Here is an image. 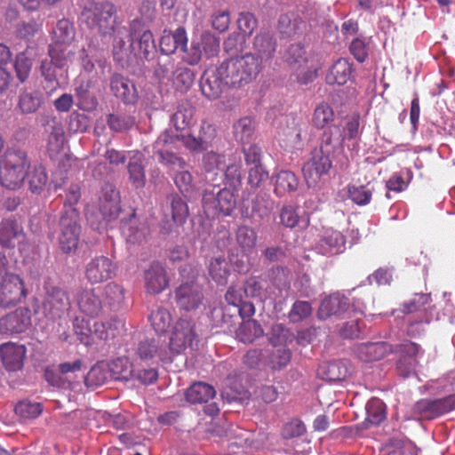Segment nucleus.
<instances>
[{
	"instance_id": "nucleus-63",
	"label": "nucleus",
	"mask_w": 455,
	"mask_h": 455,
	"mask_svg": "<svg viewBox=\"0 0 455 455\" xmlns=\"http://www.w3.org/2000/svg\"><path fill=\"white\" fill-rule=\"evenodd\" d=\"M291 358L290 349L279 347L268 354V364L273 370H281L288 365Z\"/></svg>"
},
{
	"instance_id": "nucleus-10",
	"label": "nucleus",
	"mask_w": 455,
	"mask_h": 455,
	"mask_svg": "<svg viewBox=\"0 0 455 455\" xmlns=\"http://www.w3.org/2000/svg\"><path fill=\"white\" fill-rule=\"evenodd\" d=\"M44 310L52 319H59L67 315L70 308V299L68 291L60 285L49 284L45 287Z\"/></svg>"
},
{
	"instance_id": "nucleus-41",
	"label": "nucleus",
	"mask_w": 455,
	"mask_h": 455,
	"mask_svg": "<svg viewBox=\"0 0 455 455\" xmlns=\"http://www.w3.org/2000/svg\"><path fill=\"white\" fill-rule=\"evenodd\" d=\"M26 179L31 193L40 195L48 182V175L42 165H35L31 171H27Z\"/></svg>"
},
{
	"instance_id": "nucleus-51",
	"label": "nucleus",
	"mask_w": 455,
	"mask_h": 455,
	"mask_svg": "<svg viewBox=\"0 0 455 455\" xmlns=\"http://www.w3.org/2000/svg\"><path fill=\"white\" fill-rule=\"evenodd\" d=\"M109 378L115 380H129L132 379V367L126 357H117L108 364Z\"/></svg>"
},
{
	"instance_id": "nucleus-56",
	"label": "nucleus",
	"mask_w": 455,
	"mask_h": 455,
	"mask_svg": "<svg viewBox=\"0 0 455 455\" xmlns=\"http://www.w3.org/2000/svg\"><path fill=\"white\" fill-rule=\"evenodd\" d=\"M135 123L134 117L123 114H109L107 124L110 130L116 132H123L130 130Z\"/></svg>"
},
{
	"instance_id": "nucleus-16",
	"label": "nucleus",
	"mask_w": 455,
	"mask_h": 455,
	"mask_svg": "<svg viewBox=\"0 0 455 455\" xmlns=\"http://www.w3.org/2000/svg\"><path fill=\"white\" fill-rule=\"evenodd\" d=\"M123 235L125 236L128 243L132 245H144L148 243L150 229L145 221H140L135 212L129 214L127 220H121L120 227Z\"/></svg>"
},
{
	"instance_id": "nucleus-20",
	"label": "nucleus",
	"mask_w": 455,
	"mask_h": 455,
	"mask_svg": "<svg viewBox=\"0 0 455 455\" xmlns=\"http://www.w3.org/2000/svg\"><path fill=\"white\" fill-rule=\"evenodd\" d=\"M169 285V278L164 267L158 261L152 262L144 271V286L148 294L163 292Z\"/></svg>"
},
{
	"instance_id": "nucleus-58",
	"label": "nucleus",
	"mask_w": 455,
	"mask_h": 455,
	"mask_svg": "<svg viewBox=\"0 0 455 455\" xmlns=\"http://www.w3.org/2000/svg\"><path fill=\"white\" fill-rule=\"evenodd\" d=\"M15 413L24 420L36 419L43 411V407L39 403L30 401H21L15 406Z\"/></svg>"
},
{
	"instance_id": "nucleus-55",
	"label": "nucleus",
	"mask_w": 455,
	"mask_h": 455,
	"mask_svg": "<svg viewBox=\"0 0 455 455\" xmlns=\"http://www.w3.org/2000/svg\"><path fill=\"white\" fill-rule=\"evenodd\" d=\"M366 419L372 425H379L386 419V405L378 398H373L366 405Z\"/></svg>"
},
{
	"instance_id": "nucleus-49",
	"label": "nucleus",
	"mask_w": 455,
	"mask_h": 455,
	"mask_svg": "<svg viewBox=\"0 0 455 455\" xmlns=\"http://www.w3.org/2000/svg\"><path fill=\"white\" fill-rule=\"evenodd\" d=\"M144 363L138 360H133L131 363L132 367V379H135L145 385H149L155 382L158 378V372L155 365H150L148 368L143 366Z\"/></svg>"
},
{
	"instance_id": "nucleus-15",
	"label": "nucleus",
	"mask_w": 455,
	"mask_h": 455,
	"mask_svg": "<svg viewBox=\"0 0 455 455\" xmlns=\"http://www.w3.org/2000/svg\"><path fill=\"white\" fill-rule=\"evenodd\" d=\"M117 267L106 256L92 259L85 267L84 275L92 284L100 283L116 275Z\"/></svg>"
},
{
	"instance_id": "nucleus-42",
	"label": "nucleus",
	"mask_w": 455,
	"mask_h": 455,
	"mask_svg": "<svg viewBox=\"0 0 455 455\" xmlns=\"http://www.w3.org/2000/svg\"><path fill=\"white\" fill-rule=\"evenodd\" d=\"M274 179V191L278 196H283L286 193L295 191L299 185L297 177L290 171H281L276 173Z\"/></svg>"
},
{
	"instance_id": "nucleus-13",
	"label": "nucleus",
	"mask_w": 455,
	"mask_h": 455,
	"mask_svg": "<svg viewBox=\"0 0 455 455\" xmlns=\"http://www.w3.org/2000/svg\"><path fill=\"white\" fill-rule=\"evenodd\" d=\"M98 208L106 222L117 219L121 212L119 192L113 184L106 183L100 189L98 198Z\"/></svg>"
},
{
	"instance_id": "nucleus-59",
	"label": "nucleus",
	"mask_w": 455,
	"mask_h": 455,
	"mask_svg": "<svg viewBox=\"0 0 455 455\" xmlns=\"http://www.w3.org/2000/svg\"><path fill=\"white\" fill-rule=\"evenodd\" d=\"M172 76L173 84L180 91L188 90L195 79L193 71L187 67H178L172 73Z\"/></svg>"
},
{
	"instance_id": "nucleus-43",
	"label": "nucleus",
	"mask_w": 455,
	"mask_h": 455,
	"mask_svg": "<svg viewBox=\"0 0 455 455\" xmlns=\"http://www.w3.org/2000/svg\"><path fill=\"white\" fill-rule=\"evenodd\" d=\"M233 132L235 138L243 146L251 142L255 132V123L249 117L240 118L234 124Z\"/></svg>"
},
{
	"instance_id": "nucleus-61",
	"label": "nucleus",
	"mask_w": 455,
	"mask_h": 455,
	"mask_svg": "<svg viewBox=\"0 0 455 455\" xmlns=\"http://www.w3.org/2000/svg\"><path fill=\"white\" fill-rule=\"evenodd\" d=\"M194 109L190 106L184 104L180 105L177 111L172 116V122L176 130H184L192 122L194 116Z\"/></svg>"
},
{
	"instance_id": "nucleus-17",
	"label": "nucleus",
	"mask_w": 455,
	"mask_h": 455,
	"mask_svg": "<svg viewBox=\"0 0 455 455\" xmlns=\"http://www.w3.org/2000/svg\"><path fill=\"white\" fill-rule=\"evenodd\" d=\"M215 137V127L207 121H202L197 134L181 135V143L191 153L201 152L212 146Z\"/></svg>"
},
{
	"instance_id": "nucleus-34",
	"label": "nucleus",
	"mask_w": 455,
	"mask_h": 455,
	"mask_svg": "<svg viewBox=\"0 0 455 455\" xmlns=\"http://www.w3.org/2000/svg\"><path fill=\"white\" fill-rule=\"evenodd\" d=\"M344 140L340 125H330L323 131L317 148L334 156L336 150L342 148Z\"/></svg>"
},
{
	"instance_id": "nucleus-35",
	"label": "nucleus",
	"mask_w": 455,
	"mask_h": 455,
	"mask_svg": "<svg viewBox=\"0 0 455 455\" xmlns=\"http://www.w3.org/2000/svg\"><path fill=\"white\" fill-rule=\"evenodd\" d=\"M345 236L337 230L326 229L318 243V249L323 254H336L345 249Z\"/></svg>"
},
{
	"instance_id": "nucleus-53",
	"label": "nucleus",
	"mask_w": 455,
	"mask_h": 455,
	"mask_svg": "<svg viewBox=\"0 0 455 455\" xmlns=\"http://www.w3.org/2000/svg\"><path fill=\"white\" fill-rule=\"evenodd\" d=\"M65 141L66 137L63 128L60 125L53 126L47 143V151L51 158L57 156L63 150Z\"/></svg>"
},
{
	"instance_id": "nucleus-9",
	"label": "nucleus",
	"mask_w": 455,
	"mask_h": 455,
	"mask_svg": "<svg viewBox=\"0 0 455 455\" xmlns=\"http://www.w3.org/2000/svg\"><path fill=\"white\" fill-rule=\"evenodd\" d=\"M78 212L76 209H69L65 212L60 220V247L65 253L76 251L78 245L80 235V226L78 225Z\"/></svg>"
},
{
	"instance_id": "nucleus-2",
	"label": "nucleus",
	"mask_w": 455,
	"mask_h": 455,
	"mask_svg": "<svg viewBox=\"0 0 455 455\" xmlns=\"http://www.w3.org/2000/svg\"><path fill=\"white\" fill-rule=\"evenodd\" d=\"M228 87L241 88L254 79L262 70L260 61L251 53L232 57L220 65Z\"/></svg>"
},
{
	"instance_id": "nucleus-3",
	"label": "nucleus",
	"mask_w": 455,
	"mask_h": 455,
	"mask_svg": "<svg viewBox=\"0 0 455 455\" xmlns=\"http://www.w3.org/2000/svg\"><path fill=\"white\" fill-rule=\"evenodd\" d=\"M30 161L21 149H7L0 158V184L10 189H19L26 180Z\"/></svg>"
},
{
	"instance_id": "nucleus-6",
	"label": "nucleus",
	"mask_w": 455,
	"mask_h": 455,
	"mask_svg": "<svg viewBox=\"0 0 455 455\" xmlns=\"http://www.w3.org/2000/svg\"><path fill=\"white\" fill-rule=\"evenodd\" d=\"M189 268L192 280L182 283L175 291V300L177 306L185 311L196 310L204 301V294L202 287L195 281L196 272L190 267L187 266L181 269V275Z\"/></svg>"
},
{
	"instance_id": "nucleus-57",
	"label": "nucleus",
	"mask_w": 455,
	"mask_h": 455,
	"mask_svg": "<svg viewBox=\"0 0 455 455\" xmlns=\"http://www.w3.org/2000/svg\"><path fill=\"white\" fill-rule=\"evenodd\" d=\"M105 303L110 307H119L124 300V288L116 283H109L104 288Z\"/></svg>"
},
{
	"instance_id": "nucleus-64",
	"label": "nucleus",
	"mask_w": 455,
	"mask_h": 455,
	"mask_svg": "<svg viewBox=\"0 0 455 455\" xmlns=\"http://www.w3.org/2000/svg\"><path fill=\"white\" fill-rule=\"evenodd\" d=\"M204 57L209 59L218 55L220 52V39L210 32H204L198 40Z\"/></svg>"
},
{
	"instance_id": "nucleus-5",
	"label": "nucleus",
	"mask_w": 455,
	"mask_h": 455,
	"mask_svg": "<svg viewBox=\"0 0 455 455\" xmlns=\"http://www.w3.org/2000/svg\"><path fill=\"white\" fill-rule=\"evenodd\" d=\"M238 190L235 188H224L217 193L205 190L203 196V207L207 214L230 216L236 208Z\"/></svg>"
},
{
	"instance_id": "nucleus-36",
	"label": "nucleus",
	"mask_w": 455,
	"mask_h": 455,
	"mask_svg": "<svg viewBox=\"0 0 455 455\" xmlns=\"http://www.w3.org/2000/svg\"><path fill=\"white\" fill-rule=\"evenodd\" d=\"M76 50L75 44L51 43L48 46V55L55 68H62L72 61Z\"/></svg>"
},
{
	"instance_id": "nucleus-27",
	"label": "nucleus",
	"mask_w": 455,
	"mask_h": 455,
	"mask_svg": "<svg viewBox=\"0 0 455 455\" xmlns=\"http://www.w3.org/2000/svg\"><path fill=\"white\" fill-rule=\"evenodd\" d=\"M131 46L135 49L136 45L142 57L148 60L156 51V46L152 32L149 29L136 28L132 24L130 32Z\"/></svg>"
},
{
	"instance_id": "nucleus-28",
	"label": "nucleus",
	"mask_w": 455,
	"mask_h": 455,
	"mask_svg": "<svg viewBox=\"0 0 455 455\" xmlns=\"http://www.w3.org/2000/svg\"><path fill=\"white\" fill-rule=\"evenodd\" d=\"M76 303L79 310L89 317H97L103 309V303L95 289L85 288L76 295Z\"/></svg>"
},
{
	"instance_id": "nucleus-23",
	"label": "nucleus",
	"mask_w": 455,
	"mask_h": 455,
	"mask_svg": "<svg viewBox=\"0 0 455 455\" xmlns=\"http://www.w3.org/2000/svg\"><path fill=\"white\" fill-rule=\"evenodd\" d=\"M27 349L25 346L6 342L0 346V359L8 371H16L23 367Z\"/></svg>"
},
{
	"instance_id": "nucleus-60",
	"label": "nucleus",
	"mask_w": 455,
	"mask_h": 455,
	"mask_svg": "<svg viewBox=\"0 0 455 455\" xmlns=\"http://www.w3.org/2000/svg\"><path fill=\"white\" fill-rule=\"evenodd\" d=\"M172 218L177 224H183L188 216L187 203L177 194L171 196Z\"/></svg>"
},
{
	"instance_id": "nucleus-48",
	"label": "nucleus",
	"mask_w": 455,
	"mask_h": 455,
	"mask_svg": "<svg viewBox=\"0 0 455 455\" xmlns=\"http://www.w3.org/2000/svg\"><path fill=\"white\" fill-rule=\"evenodd\" d=\"M81 64L84 72L92 74L96 69V66L104 72L107 66V60L102 57L95 49L83 50L80 55Z\"/></svg>"
},
{
	"instance_id": "nucleus-33",
	"label": "nucleus",
	"mask_w": 455,
	"mask_h": 455,
	"mask_svg": "<svg viewBox=\"0 0 455 455\" xmlns=\"http://www.w3.org/2000/svg\"><path fill=\"white\" fill-rule=\"evenodd\" d=\"M24 236L22 227L12 219H5L0 222V245L13 248Z\"/></svg>"
},
{
	"instance_id": "nucleus-1",
	"label": "nucleus",
	"mask_w": 455,
	"mask_h": 455,
	"mask_svg": "<svg viewBox=\"0 0 455 455\" xmlns=\"http://www.w3.org/2000/svg\"><path fill=\"white\" fill-rule=\"evenodd\" d=\"M81 19L90 29L102 36H111L116 32L121 34L116 8L108 1L89 4L82 11Z\"/></svg>"
},
{
	"instance_id": "nucleus-21",
	"label": "nucleus",
	"mask_w": 455,
	"mask_h": 455,
	"mask_svg": "<svg viewBox=\"0 0 455 455\" xmlns=\"http://www.w3.org/2000/svg\"><path fill=\"white\" fill-rule=\"evenodd\" d=\"M354 352L359 360L372 363L382 360L393 353V346L385 341L365 342L356 345Z\"/></svg>"
},
{
	"instance_id": "nucleus-18",
	"label": "nucleus",
	"mask_w": 455,
	"mask_h": 455,
	"mask_svg": "<svg viewBox=\"0 0 455 455\" xmlns=\"http://www.w3.org/2000/svg\"><path fill=\"white\" fill-rule=\"evenodd\" d=\"M228 86L223 72L220 66L210 67L204 72L200 87L202 93L210 100L218 99Z\"/></svg>"
},
{
	"instance_id": "nucleus-62",
	"label": "nucleus",
	"mask_w": 455,
	"mask_h": 455,
	"mask_svg": "<svg viewBox=\"0 0 455 455\" xmlns=\"http://www.w3.org/2000/svg\"><path fill=\"white\" fill-rule=\"evenodd\" d=\"M158 161L162 164L171 168L173 172L178 169L187 168V162L180 156L170 152L168 149L160 148L157 150Z\"/></svg>"
},
{
	"instance_id": "nucleus-12",
	"label": "nucleus",
	"mask_w": 455,
	"mask_h": 455,
	"mask_svg": "<svg viewBox=\"0 0 455 455\" xmlns=\"http://www.w3.org/2000/svg\"><path fill=\"white\" fill-rule=\"evenodd\" d=\"M196 339L195 324L191 320L180 318L174 325L170 339L169 350L173 355L184 351L188 347L192 346Z\"/></svg>"
},
{
	"instance_id": "nucleus-54",
	"label": "nucleus",
	"mask_w": 455,
	"mask_h": 455,
	"mask_svg": "<svg viewBox=\"0 0 455 455\" xmlns=\"http://www.w3.org/2000/svg\"><path fill=\"white\" fill-rule=\"evenodd\" d=\"M307 432L305 423L298 418H292L285 422L280 430V436L284 440L299 438Z\"/></svg>"
},
{
	"instance_id": "nucleus-7",
	"label": "nucleus",
	"mask_w": 455,
	"mask_h": 455,
	"mask_svg": "<svg viewBox=\"0 0 455 455\" xmlns=\"http://www.w3.org/2000/svg\"><path fill=\"white\" fill-rule=\"evenodd\" d=\"M135 356L132 360L150 365L158 362L171 363L172 355L164 342L156 339H146L140 341L135 348Z\"/></svg>"
},
{
	"instance_id": "nucleus-8",
	"label": "nucleus",
	"mask_w": 455,
	"mask_h": 455,
	"mask_svg": "<svg viewBox=\"0 0 455 455\" xmlns=\"http://www.w3.org/2000/svg\"><path fill=\"white\" fill-rule=\"evenodd\" d=\"M332 157L333 155L317 148L312 150L311 158L302 167L305 180L309 188L315 187L323 175L329 172L332 166Z\"/></svg>"
},
{
	"instance_id": "nucleus-47",
	"label": "nucleus",
	"mask_w": 455,
	"mask_h": 455,
	"mask_svg": "<svg viewBox=\"0 0 455 455\" xmlns=\"http://www.w3.org/2000/svg\"><path fill=\"white\" fill-rule=\"evenodd\" d=\"M348 198L355 204L363 206L368 204L374 191L370 182L364 185L348 184L347 187Z\"/></svg>"
},
{
	"instance_id": "nucleus-19",
	"label": "nucleus",
	"mask_w": 455,
	"mask_h": 455,
	"mask_svg": "<svg viewBox=\"0 0 455 455\" xmlns=\"http://www.w3.org/2000/svg\"><path fill=\"white\" fill-rule=\"evenodd\" d=\"M278 44L275 35L269 31L261 30L258 33L252 44V53L259 61H260V68H263L264 63L270 61L277 51Z\"/></svg>"
},
{
	"instance_id": "nucleus-39",
	"label": "nucleus",
	"mask_w": 455,
	"mask_h": 455,
	"mask_svg": "<svg viewBox=\"0 0 455 455\" xmlns=\"http://www.w3.org/2000/svg\"><path fill=\"white\" fill-rule=\"evenodd\" d=\"M216 395L212 385L204 382H196L190 386L186 392V399L191 403H206Z\"/></svg>"
},
{
	"instance_id": "nucleus-38",
	"label": "nucleus",
	"mask_w": 455,
	"mask_h": 455,
	"mask_svg": "<svg viewBox=\"0 0 455 455\" xmlns=\"http://www.w3.org/2000/svg\"><path fill=\"white\" fill-rule=\"evenodd\" d=\"M207 270L209 275L218 284L225 285L228 283L230 268L224 256L211 258L207 264Z\"/></svg>"
},
{
	"instance_id": "nucleus-26",
	"label": "nucleus",
	"mask_w": 455,
	"mask_h": 455,
	"mask_svg": "<svg viewBox=\"0 0 455 455\" xmlns=\"http://www.w3.org/2000/svg\"><path fill=\"white\" fill-rule=\"evenodd\" d=\"M353 371L352 365L345 360L323 362L317 370L318 376L330 382L341 381Z\"/></svg>"
},
{
	"instance_id": "nucleus-52",
	"label": "nucleus",
	"mask_w": 455,
	"mask_h": 455,
	"mask_svg": "<svg viewBox=\"0 0 455 455\" xmlns=\"http://www.w3.org/2000/svg\"><path fill=\"white\" fill-rule=\"evenodd\" d=\"M149 320L154 330L159 334L167 332L172 323L171 313L164 307L153 311Z\"/></svg>"
},
{
	"instance_id": "nucleus-22",
	"label": "nucleus",
	"mask_w": 455,
	"mask_h": 455,
	"mask_svg": "<svg viewBox=\"0 0 455 455\" xmlns=\"http://www.w3.org/2000/svg\"><path fill=\"white\" fill-rule=\"evenodd\" d=\"M399 353L400 358L396 364L397 371L403 378H407L416 370L420 347L414 342L406 341L400 345Z\"/></svg>"
},
{
	"instance_id": "nucleus-50",
	"label": "nucleus",
	"mask_w": 455,
	"mask_h": 455,
	"mask_svg": "<svg viewBox=\"0 0 455 455\" xmlns=\"http://www.w3.org/2000/svg\"><path fill=\"white\" fill-rule=\"evenodd\" d=\"M75 28L68 20L62 19L52 32V43L74 44Z\"/></svg>"
},
{
	"instance_id": "nucleus-40",
	"label": "nucleus",
	"mask_w": 455,
	"mask_h": 455,
	"mask_svg": "<svg viewBox=\"0 0 455 455\" xmlns=\"http://www.w3.org/2000/svg\"><path fill=\"white\" fill-rule=\"evenodd\" d=\"M263 333L261 325L253 319L243 320L235 331L237 339L243 343H252Z\"/></svg>"
},
{
	"instance_id": "nucleus-32",
	"label": "nucleus",
	"mask_w": 455,
	"mask_h": 455,
	"mask_svg": "<svg viewBox=\"0 0 455 455\" xmlns=\"http://www.w3.org/2000/svg\"><path fill=\"white\" fill-rule=\"evenodd\" d=\"M144 155L140 151L129 152L127 170L129 180L135 188H142L146 184Z\"/></svg>"
},
{
	"instance_id": "nucleus-44",
	"label": "nucleus",
	"mask_w": 455,
	"mask_h": 455,
	"mask_svg": "<svg viewBox=\"0 0 455 455\" xmlns=\"http://www.w3.org/2000/svg\"><path fill=\"white\" fill-rule=\"evenodd\" d=\"M235 240L244 254H250L256 246L258 235L256 231L248 226H240L235 232Z\"/></svg>"
},
{
	"instance_id": "nucleus-45",
	"label": "nucleus",
	"mask_w": 455,
	"mask_h": 455,
	"mask_svg": "<svg viewBox=\"0 0 455 455\" xmlns=\"http://www.w3.org/2000/svg\"><path fill=\"white\" fill-rule=\"evenodd\" d=\"M334 119L335 113L331 105L327 102H321L314 110L311 123L316 129H326L332 125L331 123Z\"/></svg>"
},
{
	"instance_id": "nucleus-29",
	"label": "nucleus",
	"mask_w": 455,
	"mask_h": 455,
	"mask_svg": "<svg viewBox=\"0 0 455 455\" xmlns=\"http://www.w3.org/2000/svg\"><path fill=\"white\" fill-rule=\"evenodd\" d=\"M349 308V300L340 293H333L323 299L318 309V317L327 319L331 316H340Z\"/></svg>"
},
{
	"instance_id": "nucleus-46",
	"label": "nucleus",
	"mask_w": 455,
	"mask_h": 455,
	"mask_svg": "<svg viewBox=\"0 0 455 455\" xmlns=\"http://www.w3.org/2000/svg\"><path fill=\"white\" fill-rule=\"evenodd\" d=\"M172 179L179 191L185 196L190 197L196 191V186L194 182L191 172L184 169H178L174 172Z\"/></svg>"
},
{
	"instance_id": "nucleus-31",
	"label": "nucleus",
	"mask_w": 455,
	"mask_h": 455,
	"mask_svg": "<svg viewBox=\"0 0 455 455\" xmlns=\"http://www.w3.org/2000/svg\"><path fill=\"white\" fill-rule=\"evenodd\" d=\"M188 44V36L186 29L183 27L177 28L173 32L164 30L160 39V51L162 53L170 55L178 49L186 50Z\"/></svg>"
},
{
	"instance_id": "nucleus-24",
	"label": "nucleus",
	"mask_w": 455,
	"mask_h": 455,
	"mask_svg": "<svg viewBox=\"0 0 455 455\" xmlns=\"http://www.w3.org/2000/svg\"><path fill=\"white\" fill-rule=\"evenodd\" d=\"M110 90L124 104L133 105L138 101L139 94L135 84L120 74L116 73L111 76Z\"/></svg>"
},
{
	"instance_id": "nucleus-37",
	"label": "nucleus",
	"mask_w": 455,
	"mask_h": 455,
	"mask_svg": "<svg viewBox=\"0 0 455 455\" xmlns=\"http://www.w3.org/2000/svg\"><path fill=\"white\" fill-rule=\"evenodd\" d=\"M202 165L206 174V179L214 182L217 180L219 174L220 179L223 177L222 172L226 167L225 156L213 151L207 152L203 156Z\"/></svg>"
},
{
	"instance_id": "nucleus-14",
	"label": "nucleus",
	"mask_w": 455,
	"mask_h": 455,
	"mask_svg": "<svg viewBox=\"0 0 455 455\" xmlns=\"http://www.w3.org/2000/svg\"><path fill=\"white\" fill-rule=\"evenodd\" d=\"M31 325V312L20 307L0 316V334L10 336L22 333Z\"/></svg>"
},
{
	"instance_id": "nucleus-4",
	"label": "nucleus",
	"mask_w": 455,
	"mask_h": 455,
	"mask_svg": "<svg viewBox=\"0 0 455 455\" xmlns=\"http://www.w3.org/2000/svg\"><path fill=\"white\" fill-rule=\"evenodd\" d=\"M285 61L297 72V80L301 84H307L317 76L321 68L318 54L307 52L301 44H291L285 52Z\"/></svg>"
},
{
	"instance_id": "nucleus-11",
	"label": "nucleus",
	"mask_w": 455,
	"mask_h": 455,
	"mask_svg": "<svg viewBox=\"0 0 455 455\" xmlns=\"http://www.w3.org/2000/svg\"><path fill=\"white\" fill-rule=\"evenodd\" d=\"M28 291L22 278L17 275H7L0 282V307H15L26 299Z\"/></svg>"
},
{
	"instance_id": "nucleus-25",
	"label": "nucleus",
	"mask_w": 455,
	"mask_h": 455,
	"mask_svg": "<svg viewBox=\"0 0 455 455\" xmlns=\"http://www.w3.org/2000/svg\"><path fill=\"white\" fill-rule=\"evenodd\" d=\"M355 75V68L347 59L339 58L329 68L325 82L329 85H344L351 81Z\"/></svg>"
},
{
	"instance_id": "nucleus-30",
	"label": "nucleus",
	"mask_w": 455,
	"mask_h": 455,
	"mask_svg": "<svg viewBox=\"0 0 455 455\" xmlns=\"http://www.w3.org/2000/svg\"><path fill=\"white\" fill-rule=\"evenodd\" d=\"M427 298L426 295H418L409 302H406L403 305V312L405 314H411L413 312H417V319L411 320L409 319V328H408V333L410 335H416L420 332L421 329L419 327V325H421L422 323H429V320L426 315L425 309L422 310L420 307L425 304Z\"/></svg>"
}]
</instances>
